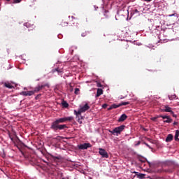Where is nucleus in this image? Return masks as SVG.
Instances as JSON below:
<instances>
[{"label":"nucleus","mask_w":179,"mask_h":179,"mask_svg":"<svg viewBox=\"0 0 179 179\" xmlns=\"http://www.w3.org/2000/svg\"><path fill=\"white\" fill-rule=\"evenodd\" d=\"M73 120V117H64L62 118L57 119L55 122H53L51 124L50 129L53 131H62V129H65V128H68L66 124H64V122H68V121H72Z\"/></svg>","instance_id":"1"},{"label":"nucleus","mask_w":179,"mask_h":179,"mask_svg":"<svg viewBox=\"0 0 179 179\" xmlns=\"http://www.w3.org/2000/svg\"><path fill=\"white\" fill-rule=\"evenodd\" d=\"M125 129V125H121L118 127H115L113 130H109V132L112 134L113 135H116V136H118V135H121V132Z\"/></svg>","instance_id":"2"},{"label":"nucleus","mask_w":179,"mask_h":179,"mask_svg":"<svg viewBox=\"0 0 179 179\" xmlns=\"http://www.w3.org/2000/svg\"><path fill=\"white\" fill-rule=\"evenodd\" d=\"M44 87H50V85H48V83H45V84H42V85H38L37 87H35L34 90H32L34 93H38V92H40V90H43V89H44Z\"/></svg>","instance_id":"3"},{"label":"nucleus","mask_w":179,"mask_h":179,"mask_svg":"<svg viewBox=\"0 0 179 179\" xmlns=\"http://www.w3.org/2000/svg\"><path fill=\"white\" fill-rule=\"evenodd\" d=\"M79 150H86V149H89V148H92V144L89 143H85L83 144H80L78 145Z\"/></svg>","instance_id":"4"},{"label":"nucleus","mask_w":179,"mask_h":179,"mask_svg":"<svg viewBox=\"0 0 179 179\" xmlns=\"http://www.w3.org/2000/svg\"><path fill=\"white\" fill-rule=\"evenodd\" d=\"M99 155H101V157H104L105 159H108L109 157L108 153L107 152V151H106V150L103 148H99Z\"/></svg>","instance_id":"5"},{"label":"nucleus","mask_w":179,"mask_h":179,"mask_svg":"<svg viewBox=\"0 0 179 179\" xmlns=\"http://www.w3.org/2000/svg\"><path fill=\"white\" fill-rule=\"evenodd\" d=\"M161 118H162L163 120H164V122H166V124H170L171 122H173V119L170 118V116L169 115H160Z\"/></svg>","instance_id":"6"},{"label":"nucleus","mask_w":179,"mask_h":179,"mask_svg":"<svg viewBox=\"0 0 179 179\" xmlns=\"http://www.w3.org/2000/svg\"><path fill=\"white\" fill-rule=\"evenodd\" d=\"M33 94H34V91H22L20 92V95L24 96L25 97H27V96H33Z\"/></svg>","instance_id":"7"},{"label":"nucleus","mask_w":179,"mask_h":179,"mask_svg":"<svg viewBox=\"0 0 179 179\" xmlns=\"http://www.w3.org/2000/svg\"><path fill=\"white\" fill-rule=\"evenodd\" d=\"M161 111L162 113H171L173 110H171V108L169 107V106L166 105V106H164V108H162L161 109Z\"/></svg>","instance_id":"8"},{"label":"nucleus","mask_w":179,"mask_h":179,"mask_svg":"<svg viewBox=\"0 0 179 179\" xmlns=\"http://www.w3.org/2000/svg\"><path fill=\"white\" fill-rule=\"evenodd\" d=\"M133 174H135L134 177H137V178L143 179L145 178V174L139 173V172L134 171Z\"/></svg>","instance_id":"9"},{"label":"nucleus","mask_w":179,"mask_h":179,"mask_svg":"<svg viewBox=\"0 0 179 179\" xmlns=\"http://www.w3.org/2000/svg\"><path fill=\"white\" fill-rule=\"evenodd\" d=\"M127 118H128V116L126 114H122L118 119V122H124Z\"/></svg>","instance_id":"10"},{"label":"nucleus","mask_w":179,"mask_h":179,"mask_svg":"<svg viewBox=\"0 0 179 179\" xmlns=\"http://www.w3.org/2000/svg\"><path fill=\"white\" fill-rule=\"evenodd\" d=\"M90 108V106H89V105L86 103L85 106L81 107L80 110H81V112L85 113V111H87V110H89Z\"/></svg>","instance_id":"11"},{"label":"nucleus","mask_w":179,"mask_h":179,"mask_svg":"<svg viewBox=\"0 0 179 179\" xmlns=\"http://www.w3.org/2000/svg\"><path fill=\"white\" fill-rule=\"evenodd\" d=\"M82 113H83V112H82V110L80 109H79L78 111L74 110V114H76V118H79V117H80V118H82V115H81Z\"/></svg>","instance_id":"12"},{"label":"nucleus","mask_w":179,"mask_h":179,"mask_svg":"<svg viewBox=\"0 0 179 179\" xmlns=\"http://www.w3.org/2000/svg\"><path fill=\"white\" fill-rule=\"evenodd\" d=\"M101 94H103V90L101 88H99L96 91V94L95 97H100V96H101Z\"/></svg>","instance_id":"13"},{"label":"nucleus","mask_w":179,"mask_h":179,"mask_svg":"<svg viewBox=\"0 0 179 179\" xmlns=\"http://www.w3.org/2000/svg\"><path fill=\"white\" fill-rule=\"evenodd\" d=\"M173 138H174L173 134H169L166 138V142H171V141H173Z\"/></svg>","instance_id":"14"},{"label":"nucleus","mask_w":179,"mask_h":179,"mask_svg":"<svg viewBox=\"0 0 179 179\" xmlns=\"http://www.w3.org/2000/svg\"><path fill=\"white\" fill-rule=\"evenodd\" d=\"M134 15H136V16H139V11L138 9L132 10L131 12V15L134 16Z\"/></svg>","instance_id":"15"},{"label":"nucleus","mask_w":179,"mask_h":179,"mask_svg":"<svg viewBox=\"0 0 179 179\" xmlns=\"http://www.w3.org/2000/svg\"><path fill=\"white\" fill-rule=\"evenodd\" d=\"M5 87H7L8 89H13V85L9 83H4Z\"/></svg>","instance_id":"16"},{"label":"nucleus","mask_w":179,"mask_h":179,"mask_svg":"<svg viewBox=\"0 0 179 179\" xmlns=\"http://www.w3.org/2000/svg\"><path fill=\"white\" fill-rule=\"evenodd\" d=\"M178 136H179V130H176V134H175V141H179Z\"/></svg>","instance_id":"17"},{"label":"nucleus","mask_w":179,"mask_h":179,"mask_svg":"<svg viewBox=\"0 0 179 179\" xmlns=\"http://www.w3.org/2000/svg\"><path fill=\"white\" fill-rule=\"evenodd\" d=\"M62 106L65 107V108H67V107H69V104L66 103V101H63L62 103Z\"/></svg>","instance_id":"18"},{"label":"nucleus","mask_w":179,"mask_h":179,"mask_svg":"<svg viewBox=\"0 0 179 179\" xmlns=\"http://www.w3.org/2000/svg\"><path fill=\"white\" fill-rule=\"evenodd\" d=\"M176 97H177V96L176 95V94H173V95H169V100H174V99H176Z\"/></svg>","instance_id":"19"},{"label":"nucleus","mask_w":179,"mask_h":179,"mask_svg":"<svg viewBox=\"0 0 179 179\" xmlns=\"http://www.w3.org/2000/svg\"><path fill=\"white\" fill-rule=\"evenodd\" d=\"M128 104H129V102H122L120 103H119L120 107H121V106H128Z\"/></svg>","instance_id":"20"},{"label":"nucleus","mask_w":179,"mask_h":179,"mask_svg":"<svg viewBox=\"0 0 179 179\" xmlns=\"http://www.w3.org/2000/svg\"><path fill=\"white\" fill-rule=\"evenodd\" d=\"M157 118H162V116L160 115H157L156 117H151L152 121H156Z\"/></svg>","instance_id":"21"},{"label":"nucleus","mask_w":179,"mask_h":179,"mask_svg":"<svg viewBox=\"0 0 179 179\" xmlns=\"http://www.w3.org/2000/svg\"><path fill=\"white\" fill-rule=\"evenodd\" d=\"M88 33H89V32H87V31L83 32V33L81 34L82 37H86V36H87V34H88Z\"/></svg>","instance_id":"22"},{"label":"nucleus","mask_w":179,"mask_h":179,"mask_svg":"<svg viewBox=\"0 0 179 179\" xmlns=\"http://www.w3.org/2000/svg\"><path fill=\"white\" fill-rule=\"evenodd\" d=\"M129 47V45H128V43H126L123 46V50H128Z\"/></svg>","instance_id":"23"},{"label":"nucleus","mask_w":179,"mask_h":179,"mask_svg":"<svg viewBox=\"0 0 179 179\" xmlns=\"http://www.w3.org/2000/svg\"><path fill=\"white\" fill-rule=\"evenodd\" d=\"M113 108H118L120 107V104L117 105L115 103L111 105Z\"/></svg>","instance_id":"24"},{"label":"nucleus","mask_w":179,"mask_h":179,"mask_svg":"<svg viewBox=\"0 0 179 179\" xmlns=\"http://www.w3.org/2000/svg\"><path fill=\"white\" fill-rule=\"evenodd\" d=\"M52 157L54 162H58V160H59V157H58L52 156Z\"/></svg>","instance_id":"25"},{"label":"nucleus","mask_w":179,"mask_h":179,"mask_svg":"<svg viewBox=\"0 0 179 179\" xmlns=\"http://www.w3.org/2000/svg\"><path fill=\"white\" fill-rule=\"evenodd\" d=\"M79 92H80V90H79V88H76L75 90V94H79Z\"/></svg>","instance_id":"26"},{"label":"nucleus","mask_w":179,"mask_h":179,"mask_svg":"<svg viewBox=\"0 0 179 179\" xmlns=\"http://www.w3.org/2000/svg\"><path fill=\"white\" fill-rule=\"evenodd\" d=\"M77 118H78V120H77L79 124H82V119H83V117H77Z\"/></svg>","instance_id":"27"},{"label":"nucleus","mask_w":179,"mask_h":179,"mask_svg":"<svg viewBox=\"0 0 179 179\" xmlns=\"http://www.w3.org/2000/svg\"><path fill=\"white\" fill-rule=\"evenodd\" d=\"M166 173H173V169H169L165 170Z\"/></svg>","instance_id":"28"},{"label":"nucleus","mask_w":179,"mask_h":179,"mask_svg":"<svg viewBox=\"0 0 179 179\" xmlns=\"http://www.w3.org/2000/svg\"><path fill=\"white\" fill-rule=\"evenodd\" d=\"M24 26H26V27L29 28V27H30L31 25L30 24V23L26 22V23L24 24Z\"/></svg>","instance_id":"29"},{"label":"nucleus","mask_w":179,"mask_h":179,"mask_svg":"<svg viewBox=\"0 0 179 179\" xmlns=\"http://www.w3.org/2000/svg\"><path fill=\"white\" fill-rule=\"evenodd\" d=\"M22 2V0H14V3H20Z\"/></svg>","instance_id":"30"},{"label":"nucleus","mask_w":179,"mask_h":179,"mask_svg":"<svg viewBox=\"0 0 179 179\" xmlns=\"http://www.w3.org/2000/svg\"><path fill=\"white\" fill-rule=\"evenodd\" d=\"M171 114L172 115L173 117H174V118H177V115L174 114L173 111L171 112Z\"/></svg>","instance_id":"31"},{"label":"nucleus","mask_w":179,"mask_h":179,"mask_svg":"<svg viewBox=\"0 0 179 179\" xmlns=\"http://www.w3.org/2000/svg\"><path fill=\"white\" fill-rule=\"evenodd\" d=\"M55 71H56V72H58V73H61V72H62V70H59V69H55Z\"/></svg>","instance_id":"32"},{"label":"nucleus","mask_w":179,"mask_h":179,"mask_svg":"<svg viewBox=\"0 0 179 179\" xmlns=\"http://www.w3.org/2000/svg\"><path fill=\"white\" fill-rule=\"evenodd\" d=\"M106 13H108V10H104V16L105 17H108V15H106Z\"/></svg>","instance_id":"33"},{"label":"nucleus","mask_w":179,"mask_h":179,"mask_svg":"<svg viewBox=\"0 0 179 179\" xmlns=\"http://www.w3.org/2000/svg\"><path fill=\"white\" fill-rule=\"evenodd\" d=\"M108 106V105L107 103H105L102 106V108H107Z\"/></svg>","instance_id":"34"},{"label":"nucleus","mask_w":179,"mask_h":179,"mask_svg":"<svg viewBox=\"0 0 179 179\" xmlns=\"http://www.w3.org/2000/svg\"><path fill=\"white\" fill-rule=\"evenodd\" d=\"M101 83H97V87H101Z\"/></svg>","instance_id":"35"},{"label":"nucleus","mask_w":179,"mask_h":179,"mask_svg":"<svg viewBox=\"0 0 179 179\" xmlns=\"http://www.w3.org/2000/svg\"><path fill=\"white\" fill-rule=\"evenodd\" d=\"M113 106H110L108 108V111H110V110H113Z\"/></svg>","instance_id":"36"},{"label":"nucleus","mask_w":179,"mask_h":179,"mask_svg":"<svg viewBox=\"0 0 179 179\" xmlns=\"http://www.w3.org/2000/svg\"><path fill=\"white\" fill-rule=\"evenodd\" d=\"M141 145V141H138V143L136 144V146H139Z\"/></svg>","instance_id":"37"},{"label":"nucleus","mask_w":179,"mask_h":179,"mask_svg":"<svg viewBox=\"0 0 179 179\" xmlns=\"http://www.w3.org/2000/svg\"><path fill=\"white\" fill-rule=\"evenodd\" d=\"M145 146H148V148H150V145H149V144L146 143H144Z\"/></svg>","instance_id":"38"},{"label":"nucleus","mask_w":179,"mask_h":179,"mask_svg":"<svg viewBox=\"0 0 179 179\" xmlns=\"http://www.w3.org/2000/svg\"><path fill=\"white\" fill-rule=\"evenodd\" d=\"M178 122H173V125H178Z\"/></svg>","instance_id":"39"},{"label":"nucleus","mask_w":179,"mask_h":179,"mask_svg":"<svg viewBox=\"0 0 179 179\" xmlns=\"http://www.w3.org/2000/svg\"><path fill=\"white\" fill-rule=\"evenodd\" d=\"M59 138H61V136H57V138H55V139H58Z\"/></svg>","instance_id":"40"},{"label":"nucleus","mask_w":179,"mask_h":179,"mask_svg":"<svg viewBox=\"0 0 179 179\" xmlns=\"http://www.w3.org/2000/svg\"><path fill=\"white\" fill-rule=\"evenodd\" d=\"M141 162H142L143 163H145V160H141Z\"/></svg>","instance_id":"41"},{"label":"nucleus","mask_w":179,"mask_h":179,"mask_svg":"<svg viewBox=\"0 0 179 179\" xmlns=\"http://www.w3.org/2000/svg\"><path fill=\"white\" fill-rule=\"evenodd\" d=\"M7 1V2H9L10 0H6Z\"/></svg>","instance_id":"42"},{"label":"nucleus","mask_w":179,"mask_h":179,"mask_svg":"<svg viewBox=\"0 0 179 179\" xmlns=\"http://www.w3.org/2000/svg\"><path fill=\"white\" fill-rule=\"evenodd\" d=\"M148 163L149 164H150V162H148Z\"/></svg>","instance_id":"43"},{"label":"nucleus","mask_w":179,"mask_h":179,"mask_svg":"<svg viewBox=\"0 0 179 179\" xmlns=\"http://www.w3.org/2000/svg\"><path fill=\"white\" fill-rule=\"evenodd\" d=\"M11 141H13V138H11Z\"/></svg>","instance_id":"44"},{"label":"nucleus","mask_w":179,"mask_h":179,"mask_svg":"<svg viewBox=\"0 0 179 179\" xmlns=\"http://www.w3.org/2000/svg\"><path fill=\"white\" fill-rule=\"evenodd\" d=\"M62 179H66L65 178H62Z\"/></svg>","instance_id":"45"}]
</instances>
